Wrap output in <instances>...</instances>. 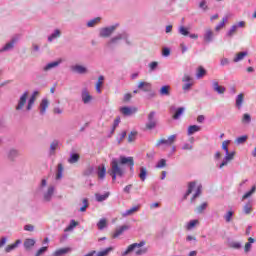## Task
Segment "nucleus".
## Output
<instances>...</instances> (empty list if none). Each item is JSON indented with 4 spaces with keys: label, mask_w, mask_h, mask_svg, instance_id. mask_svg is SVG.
Returning a JSON list of instances; mask_svg holds the SVG:
<instances>
[{
    "label": "nucleus",
    "mask_w": 256,
    "mask_h": 256,
    "mask_svg": "<svg viewBox=\"0 0 256 256\" xmlns=\"http://www.w3.org/2000/svg\"><path fill=\"white\" fill-rule=\"evenodd\" d=\"M242 123L244 125H249V123H251V115H249L247 113L243 114V116H242Z\"/></svg>",
    "instance_id": "4d7b16f0"
},
{
    "label": "nucleus",
    "mask_w": 256,
    "mask_h": 256,
    "mask_svg": "<svg viewBox=\"0 0 256 256\" xmlns=\"http://www.w3.org/2000/svg\"><path fill=\"white\" fill-rule=\"evenodd\" d=\"M202 191H203V186L202 185H198L196 187L195 193L193 194V196L191 198V203H195V199H197V197H199L201 195Z\"/></svg>",
    "instance_id": "f704fd0d"
},
{
    "label": "nucleus",
    "mask_w": 256,
    "mask_h": 256,
    "mask_svg": "<svg viewBox=\"0 0 256 256\" xmlns=\"http://www.w3.org/2000/svg\"><path fill=\"white\" fill-rule=\"evenodd\" d=\"M164 167H167V160L161 159L156 164V169H163Z\"/></svg>",
    "instance_id": "bf43d9fd"
},
{
    "label": "nucleus",
    "mask_w": 256,
    "mask_h": 256,
    "mask_svg": "<svg viewBox=\"0 0 256 256\" xmlns=\"http://www.w3.org/2000/svg\"><path fill=\"white\" fill-rule=\"evenodd\" d=\"M157 67H159V63L154 61L149 64V71L150 73H153V71L157 70Z\"/></svg>",
    "instance_id": "680f3d73"
},
{
    "label": "nucleus",
    "mask_w": 256,
    "mask_h": 256,
    "mask_svg": "<svg viewBox=\"0 0 256 256\" xmlns=\"http://www.w3.org/2000/svg\"><path fill=\"white\" fill-rule=\"evenodd\" d=\"M195 187H197V182H190L188 184V189L186 191V193L184 194L183 199H187L188 196H190L193 193V189H195Z\"/></svg>",
    "instance_id": "c85d7f7f"
},
{
    "label": "nucleus",
    "mask_w": 256,
    "mask_h": 256,
    "mask_svg": "<svg viewBox=\"0 0 256 256\" xmlns=\"http://www.w3.org/2000/svg\"><path fill=\"white\" fill-rule=\"evenodd\" d=\"M159 93L162 97H169L171 95V86L164 85L160 88Z\"/></svg>",
    "instance_id": "412c9836"
},
{
    "label": "nucleus",
    "mask_w": 256,
    "mask_h": 256,
    "mask_svg": "<svg viewBox=\"0 0 256 256\" xmlns=\"http://www.w3.org/2000/svg\"><path fill=\"white\" fill-rule=\"evenodd\" d=\"M234 215L235 211H233L232 209L228 210L223 216L225 223H231V221H233Z\"/></svg>",
    "instance_id": "bb28decb"
},
{
    "label": "nucleus",
    "mask_w": 256,
    "mask_h": 256,
    "mask_svg": "<svg viewBox=\"0 0 256 256\" xmlns=\"http://www.w3.org/2000/svg\"><path fill=\"white\" fill-rule=\"evenodd\" d=\"M48 108H49V99L43 98L39 105L40 115H45L47 113Z\"/></svg>",
    "instance_id": "2eb2a0df"
},
{
    "label": "nucleus",
    "mask_w": 256,
    "mask_h": 256,
    "mask_svg": "<svg viewBox=\"0 0 256 256\" xmlns=\"http://www.w3.org/2000/svg\"><path fill=\"white\" fill-rule=\"evenodd\" d=\"M207 209V202L202 203L200 206L196 208L197 213H203Z\"/></svg>",
    "instance_id": "e2e57ef3"
},
{
    "label": "nucleus",
    "mask_w": 256,
    "mask_h": 256,
    "mask_svg": "<svg viewBox=\"0 0 256 256\" xmlns=\"http://www.w3.org/2000/svg\"><path fill=\"white\" fill-rule=\"evenodd\" d=\"M247 55H249V52L247 51L237 53L233 58V63H239L240 61H243Z\"/></svg>",
    "instance_id": "4be33fe9"
},
{
    "label": "nucleus",
    "mask_w": 256,
    "mask_h": 256,
    "mask_svg": "<svg viewBox=\"0 0 256 256\" xmlns=\"http://www.w3.org/2000/svg\"><path fill=\"white\" fill-rule=\"evenodd\" d=\"M138 89H140V91H144L145 93H149V91L152 89V86L149 82H140L138 84Z\"/></svg>",
    "instance_id": "aec40b11"
},
{
    "label": "nucleus",
    "mask_w": 256,
    "mask_h": 256,
    "mask_svg": "<svg viewBox=\"0 0 256 256\" xmlns=\"http://www.w3.org/2000/svg\"><path fill=\"white\" fill-rule=\"evenodd\" d=\"M245 101V95L243 93H240L236 96V103L235 106L238 109H241L243 107V103Z\"/></svg>",
    "instance_id": "b1692460"
},
{
    "label": "nucleus",
    "mask_w": 256,
    "mask_h": 256,
    "mask_svg": "<svg viewBox=\"0 0 256 256\" xmlns=\"http://www.w3.org/2000/svg\"><path fill=\"white\" fill-rule=\"evenodd\" d=\"M63 179V164L59 163L57 166L56 180Z\"/></svg>",
    "instance_id": "37998d69"
},
{
    "label": "nucleus",
    "mask_w": 256,
    "mask_h": 256,
    "mask_svg": "<svg viewBox=\"0 0 256 256\" xmlns=\"http://www.w3.org/2000/svg\"><path fill=\"white\" fill-rule=\"evenodd\" d=\"M155 115V111H151L148 114V122L146 123V129H148L149 131L157 127V119H155Z\"/></svg>",
    "instance_id": "1a4fd4ad"
},
{
    "label": "nucleus",
    "mask_w": 256,
    "mask_h": 256,
    "mask_svg": "<svg viewBox=\"0 0 256 256\" xmlns=\"http://www.w3.org/2000/svg\"><path fill=\"white\" fill-rule=\"evenodd\" d=\"M57 37H61V30L59 29L54 30V32L48 36V41L51 43V41H54Z\"/></svg>",
    "instance_id": "79ce46f5"
},
{
    "label": "nucleus",
    "mask_w": 256,
    "mask_h": 256,
    "mask_svg": "<svg viewBox=\"0 0 256 256\" xmlns=\"http://www.w3.org/2000/svg\"><path fill=\"white\" fill-rule=\"evenodd\" d=\"M212 89L213 91H215V93H218V95H223L225 94V91H227V88H225L224 86H220L219 82L216 81L212 83Z\"/></svg>",
    "instance_id": "f3484780"
},
{
    "label": "nucleus",
    "mask_w": 256,
    "mask_h": 256,
    "mask_svg": "<svg viewBox=\"0 0 256 256\" xmlns=\"http://www.w3.org/2000/svg\"><path fill=\"white\" fill-rule=\"evenodd\" d=\"M252 243H255V240L252 237L248 238V242L244 246L245 253H249V251H251Z\"/></svg>",
    "instance_id": "c03bdc74"
},
{
    "label": "nucleus",
    "mask_w": 256,
    "mask_h": 256,
    "mask_svg": "<svg viewBox=\"0 0 256 256\" xmlns=\"http://www.w3.org/2000/svg\"><path fill=\"white\" fill-rule=\"evenodd\" d=\"M35 239L28 238L24 241V248L26 251H29V249H32V247H35Z\"/></svg>",
    "instance_id": "473e14b6"
},
{
    "label": "nucleus",
    "mask_w": 256,
    "mask_h": 256,
    "mask_svg": "<svg viewBox=\"0 0 256 256\" xmlns=\"http://www.w3.org/2000/svg\"><path fill=\"white\" fill-rule=\"evenodd\" d=\"M256 191V185L252 186L251 190L246 192L243 197H242V201H245V199H249V197H251V195H253V193H255Z\"/></svg>",
    "instance_id": "603ef678"
},
{
    "label": "nucleus",
    "mask_w": 256,
    "mask_h": 256,
    "mask_svg": "<svg viewBox=\"0 0 256 256\" xmlns=\"http://www.w3.org/2000/svg\"><path fill=\"white\" fill-rule=\"evenodd\" d=\"M125 165L130 167V171H133V167L135 166L133 157L120 156L111 160L108 174L112 177V181H117V177H125Z\"/></svg>",
    "instance_id": "f257e3e1"
},
{
    "label": "nucleus",
    "mask_w": 256,
    "mask_h": 256,
    "mask_svg": "<svg viewBox=\"0 0 256 256\" xmlns=\"http://www.w3.org/2000/svg\"><path fill=\"white\" fill-rule=\"evenodd\" d=\"M237 26L234 24L231 26V28L227 31L226 33V37H229L231 39V37H233V35H235V33H237Z\"/></svg>",
    "instance_id": "a18cd8bd"
},
{
    "label": "nucleus",
    "mask_w": 256,
    "mask_h": 256,
    "mask_svg": "<svg viewBox=\"0 0 256 256\" xmlns=\"http://www.w3.org/2000/svg\"><path fill=\"white\" fill-rule=\"evenodd\" d=\"M6 157H7L8 161H15V159H17V157H19V150L15 149V148H10L6 152Z\"/></svg>",
    "instance_id": "4468645a"
},
{
    "label": "nucleus",
    "mask_w": 256,
    "mask_h": 256,
    "mask_svg": "<svg viewBox=\"0 0 256 256\" xmlns=\"http://www.w3.org/2000/svg\"><path fill=\"white\" fill-rule=\"evenodd\" d=\"M48 247L47 246H44L42 248H40L37 252H36V255L35 256H40V255H43V253H45L47 251Z\"/></svg>",
    "instance_id": "774afa93"
},
{
    "label": "nucleus",
    "mask_w": 256,
    "mask_h": 256,
    "mask_svg": "<svg viewBox=\"0 0 256 256\" xmlns=\"http://www.w3.org/2000/svg\"><path fill=\"white\" fill-rule=\"evenodd\" d=\"M97 175L100 179H105V175H107V168H105V164L98 166Z\"/></svg>",
    "instance_id": "cd10ccee"
},
{
    "label": "nucleus",
    "mask_w": 256,
    "mask_h": 256,
    "mask_svg": "<svg viewBox=\"0 0 256 256\" xmlns=\"http://www.w3.org/2000/svg\"><path fill=\"white\" fill-rule=\"evenodd\" d=\"M81 97H82V101L85 105L91 103V101L93 100V96H91V94H89V91L87 89L82 90Z\"/></svg>",
    "instance_id": "dca6fc26"
},
{
    "label": "nucleus",
    "mask_w": 256,
    "mask_h": 256,
    "mask_svg": "<svg viewBox=\"0 0 256 256\" xmlns=\"http://www.w3.org/2000/svg\"><path fill=\"white\" fill-rule=\"evenodd\" d=\"M29 97V91H25L20 98L18 99V102L15 106L16 111H23L25 109V105H27L29 102H27V99Z\"/></svg>",
    "instance_id": "0eeeda50"
},
{
    "label": "nucleus",
    "mask_w": 256,
    "mask_h": 256,
    "mask_svg": "<svg viewBox=\"0 0 256 256\" xmlns=\"http://www.w3.org/2000/svg\"><path fill=\"white\" fill-rule=\"evenodd\" d=\"M229 247L231 249L239 250V249H241V247H243V244L241 242L232 241V242L229 243Z\"/></svg>",
    "instance_id": "3c124183"
},
{
    "label": "nucleus",
    "mask_w": 256,
    "mask_h": 256,
    "mask_svg": "<svg viewBox=\"0 0 256 256\" xmlns=\"http://www.w3.org/2000/svg\"><path fill=\"white\" fill-rule=\"evenodd\" d=\"M227 21H229V17L224 16L222 18V21L220 23H218L217 26L215 27V31L219 32L221 29H223V27H225V23H227Z\"/></svg>",
    "instance_id": "4c0bfd02"
},
{
    "label": "nucleus",
    "mask_w": 256,
    "mask_h": 256,
    "mask_svg": "<svg viewBox=\"0 0 256 256\" xmlns=\"http://www.w3.org/2000/svg\"><path fill=\"white\" fill-rule=\"evenodd\" d=\"M109 195H111L110 192H106V193H104V194L96 193V194H95L96 201H97L98 203H103V201H107V199H109Z\"/></svg>",
    "instance_id": "a878e982"
},
{
    "label": "nucleus",
    "mask_w": 256,
    "mask_h": 256,
    "mask_svg": "<svg viewBox=\"0 0 256 256\" xmlns=\"http://www.w3.org/2000/svg\"><path fill=\"white\" fill-rule=\"evenodd\" d=\"M36 95H39L38 91H34L32 96L28 99V103L26 105V111H31V109H33V106L35 105Z\"/></svg>",
    "instance_id": "6ab92c4d"
},
{
    "label": "nucleus",
    "mask_w": 256,
    "mask_h": 256,
    "mask_svg": "<svg viewBox=\"0 0 256 256\" xmlns=\"http://www.w3.org/2000/svg\"><path fill=\"white\" fill-rule=\"evenodd\" d=\"M183 113H185V107H179L172 116V119H181V115H183Z\"/></svg>",
    "instance_id": "c9c22d12"
},
{
    "label": "nucleus",
    "mask_w": 256,
    "mask_h": 256,
    "mask_svg": "<svg viewBox=\"0 0 256 256\" xmlns=\"http://www.w3.org/2000/svg\"><path fill=\"white\" fill-rule=\"evenodd\" d=\"M247 139H248L247 135H243V136L236 138L235 143L237 145H243V143H245L247 141Z\"/></svg>",
    "instance_id": "13d9d810"
},
{
    "label": "nucleus",
    "mask_w": 256,
    "mask_h": 256,
    "mask_svg": "<svg viewBox=\"0 0 256 256\" xmlns=\"http://www.w3.org/2000/svg\"><path fill=\"white\" fill-rule=\"evenodd\" d=\"M139 174H138V177H139V179L141 180V181H146V179H147V168L145 167V166H141L140 168H139Z\"/></svg>",
    "instance_id": "7c9ffc66"
},
{
    "label": "nucleus",
    "mask_w": 256,
    "mask_h": 256,
    "mask_svg": "<svg viewBox=\"0 0 256 256\" xmlns=\"http://www.w3.org/2000/svg\"><path fill=\"white\" fill-rule=\"evenodd\" d=\"M136 138H137V132H131L128 135V143H133V141H135Z\"/></svg>",
    "instance_id": "69168bd1"
},
{
    "label": "nucleus",
    "mask_w": 256,
    "mask_h": 256,
    "mask_svg": "<svg viewBox=\"0 0 256 256\" xmlns=\"http://www.w3.org/2000/svg\"><path fill=\"white\" fill-rule=\"evenodd\" d=\"M100 22H101L100 17L94 18L87 22V27H95V25H97V23H100Z\"/></svg>",
    "instance_id": "6e6d98bb"
},
{
    "label": "nucleus",
    "mask_w": 256,
    "mask_h": 256,
    "mask_svg": "<svg viewBox=\"0 0 256 256\" xmlns=\"http://www.w3.org/2000/svg\"><path fill=\"white\" fill-rule=\"evenodd\" d=\"M118 27H119V23L100 28L99 37H101L102 39H108V37H111V35H113L115 31H117Z\"/></svg>",
    "instance_id": "423d86ee"
},
{
    "label": "nucleus",
    "mask_w": 256,
    "mask_h": 256,
    "mask_svg": "<svg viewBox=\"0 0 256 256\" xmlns=\"http://www.w3.org/2000/svg\"><path fill=\"white\" fill-rule=\"evenodd\" d=\"M59 145H60L59 140L52 141L50 144L49 155H55V151H57Z\"/></svg>",
    "instance_id": "c756f323"
},
{
    "label": "nucleus",
    "mask_w": 256,
    "mask_h": 256,
    "mask_svg": "<svg viewBox=\"0 0 256 256\" xmlns=\"http://www.w3.org/2000/svg\"><path fill=\"white\" fill-rule=\"evenodd\" d=\"M93 173H95V167L93 166H88L84 172H83V175L85 177H90V175H93Z\"/></svg>",
    "instance_id": "49530a36"
},
{
    "label": "nucleus",
    "mask_w": 256,
    "mask_h": 256,
    "mask_svg": "<svg viewBox=\"0 0 256 256\" xmlns=\"http://www.w3.org/2000/svg\"><path fill=\"white\" fill-rule=\"evenodd\" d=\"M122 40L125 41L126 45H133V43L129 39V33L122 32L110 38L109 41L107 42V46L113 47V45H118L119 41H122Z\"/></svg>",
    "instance_id": "39448f33"
},
{
    "label": "nucleus",
    "mask_w": 256,
    "mask_h": 256,
    "mask_svg": "<svg viewBox=\"0 0 256 256\" xmlns=\"http://www.w3.org/2000/svg\"><path fill=\"white\" fill-rule=\"evenodd\" d=\"M77 225H79V222L71 220L70 224L65 228V231H73Z\"/></svg>",
    "instance_id": "5fc2aeb1"
},
{
    "label": "nucleus",
    "mask_w": 256,
    "mask_h": 256,
    "mask_svg": "<svg viewBox=\"0 0 256 256\" xmlns=\"http://www.w3.org/2000/svg\"><path fill=\"white\" fill-rule=\"evenodd\" d=\"M191 87H193V82H184L182 89L185 93H187V91H191Z\"/></svg>",
    "instance_id": "052dcab7"
},
{
    "label": "nucleus",
    "mask_w": 256,
    "mask_h": 256,
    "mask_svg": "<svg viewBox=\"0 0 256 256\" xmlns=\"http://www.w3.org/2000/svg\"><path fill=\"white\" fill-rule=\"evenodd\" d=\"M162 55H163V57H169V55H171V49L163 48L162 49Z\"/></svg>",
    "instance_id": "338daca9"
},
{
    "label": "nucleus",
    "mask_w": 256,
    "mask_h": 256,
    "mask_svg": "<svg viewBox=\"0 0 256 256\" xmlns=\"http://www.w3.org/2000/svg\"><path fill=\"white\" fill-rule=\"evenodd\" d=\"M97 227L100 231H103V229L107 227V219L105 218L100 219L99 222L97 223Z\"/></svg>",
    "instance_id": "8fccbe9b"
},
{
    "label": "nucleus",
    "mask_w": 256,
    "mask_h": 256,
    "mask_svg": "<svg viewBox=\"0 0 256 256\" xmlns=\"http://www.w3.org/2000/svg\"><path fill=\"white\" fill-rule=\"evenodd\" d=\"M19 245H21V240H17L14 244L8 245L5 249L6 253H11V251H14Z\"/></svg>",
    "instance_id": "ea45409f"
},
{
    "label": "nucleus",
    "mask_w": 256,
    "mask_h": 256,
    "mask_svg": "<svg viewBox=\"0 0 256 256\" xmlns=\"http://www.w3.org/2000/svg\"><path fill=\"white\" fill-rule=\"evenodd\" d=\"M63 63L62 59H59L57 61H53L50 62L48 64H46L43 68L42 71H44V73H47L48 71H51V69H56V67H59V65H61Z\"/></svg>",
    "instance_id": "ddd939ff"
},
{
    "label": "nucleus",
    "mask_w": 256,
    "mask_h": 256,
    "mask_svg": "<svg viewBox=\"0 0 256 256\" xmlns=\"http://www.w3.org/2000/svg\"><path fill=\"white\" fill-rule=\"evenodd\" d=\"M175 141H177V134L170 135L168 139H160L156 143V147H161V145H167V147H171Z\"/></svg>",
    "instance_id": "6e6552de"
},
{
    "label": "nucleus",
    "mask_w": 256,
    "mask_h": 256,
    "mask_svg": "<svg viewBox=\"0 0 256 256\" xmlns=\"http://www.w3.org/2000/svg\"><path fill=\"white\" fill-rule=\"evenodd\" d=\"M103 81H105V76L100 75L98 77V81L96 82V91H97V93H101V87H103Z\"/></svg>",
    "instance_id": "e433bc0d"
},
{
    "label": "nucleus",
    "mask_w": 256,
    "mask_h": 256,
    "mask_svg": "<svg viewBox=\"0 0 256 256\" xmlns=\"http://www.w3.org/2000/svg\"><path fill=\"white\" fill-rule=\"evenodd\" d=\"M204 43H213L215 41V32L211 28H206L203 34Z\"/></svg>",
    "instance_id": "9b49d317"
},
{
    "label": "nucleus",
    "mask_w": 256,
    "mask_h": 256,
    "mask_svg": "<svg viewBox=\"0 0 256 256\" xmlns=\"http://www.w3.org/2000/svg\"><path fill=\"white\" fill-rule=\"evenodd\" d=\"M71 251V248H62V249H58L54 252V256H63V255H67L68 252Z\"/></svg>",
    "instance_id": "a19ab883"
},
{
    "label": "nucleus",
    "mask_w": 256,
    "mask_h": 256,
    "mask_svg": "<svg viewBox=\"0 0 256 256\" xmlns=\"http://www.w3.org/2000/svg\"><path fill=\"white\" fill-rule=\"evenodd\" d=\"M197 225H199V220H191L187 226H186V229L188 231H191V229H195V227H197Z\"/></svg>",
    "instance_id": "09e8293b"
},
{
    "label": "nucleus",
    "mask_w": 256,
    "mask_h": 256,
    "mask_svg": "<svg viewBox=\"0 0 256 256\" xmlns=\"http://www.w3.org/2000/svg\"><path fill=\"white\" fill-rule=\"evenodd\" d=\"M128 229H129V226L127 225L118 227L112 235L113 239H117V237H120V235H123V233H125V231H128Z\"/></svg>",
    "instance_id": "a211bd4d"
},
{
    "label": "nucleus",
    "mask_w": 256,
    "mask_h": 256,
    "mask_svg": "<svg viewBox=\"0 0 256 256\" xmlns=\"http://www.w3.org/2000/svg\"><path fill=\"white\" fill-rule=\"evenodd\" d=\"M79 159H81L79 153H71L68 158V163H70V165H75V163H79Z\"/></svg>",
    "instance_id": "5701e85b"
},
{
    "label": "nucleus",
    "mask_w": 256,
    "mask_h": 256,
    "mask_svg": "<svg viewBox=\"0 0 256 256\" xmlns=\"http://www.w3.org/2000/svg\"><path fill=\"white\" fill-rule=\"evenodd\" d=\"M145 244H146L145 240H142L139 243H133L129 245L124 252H122V255L127 256L129 255V253H133V251H135V255L137 256L146 255L148 249L143 248L145 247Z\"/></svg>",
    "instance_id": "7ed1b4c3"
},
{
    "label": "nucleus",
    "mask_w": 256,
    "mask_h": 256,
    "mask_svg": "<svg viewBox=\"0 0 256 256\" xmlns=\"http://www.w3.org/2000/svg\"><path fill=\"white\" fill-rule=\"evenodd\" d=\"M36 195L42 197L44 203H50L53 199V195H55V186L49 185L47 187V180L42 179L38 188L36 189Z\"/></svg>",
    "instance_id": "f03ea898"
},
{
    "label": "nucleus",
    "mask_w": 256,
    "mask_h": 256,
    "mask_svg": "<svg viewBox=\"0 0 256 256\" xmlns=\"http://www.w3.org/2000/svg\"><path fill=\"white\" fill-rule=\"evenodd\" d=\"M199 131H201V126L191 125L188 127L187 135H194V133H199Z\"/></svg>",
    "instance_id": "72a5a7b5"
},
{
    "label": "nucleus",
    "mask_w": 256,
    "mask_h": 256,
    "mask_svg": "<svg viewBox=\"0 0 256 256\" xmlns=\"http://www.w3.org/2000/svg\"><path fill=\"white\" fill-rule=\"evenodd\" d=\"M70 69L72 73H77L78 75H87L89 73V69L81 64L72 65Z\"/></svg>",
    "instance_id": "9d476101"
},
{
    "label": "nucleus",
    "mask_w": 256,
    "mask_h": 256,
    "mask_svg": "<svg viewBox=\"0 0 256 256\" xmlns=\"http://www.w3.org/2000/svg\"><path fill=\"white\" fill-rule=\"evenodd\" d=\"M17 40L12 39L10 42L6 43L3 48L0 49V53H3L5 51H11L15 47V43Z\"/></svg>",
    "instance_id": "393cba45"
},
{
    "label": "nucleus",
    "mask_w": 256,
    "mask_h": 256,
    "mask_svg": "<svg viewBox=\"0 0 256 256\" xmlns=\"http://www.w3.org/2000/svg\"><path fill=\"white\" fill-rule=\"evenodd\" d=\"M229 143L231 141L225 140L222 142V149L225 151V157L223 158L222 162L220 164H217V167L219 169H223V167H227L229 165L230 161H233L235 159V151L229 152Z\"/></svg>",
    "instance_id": "20e7f679"
},
{
    "label": "nucleus",
    "mask_w": 256,
    "mask_h": 256,
    "mask_svg": "<svg viewBox=\"0 0 256 256\" xmlns=\"http://www.w3.org/2000/svg\"><path fill=\"white\" fill-rule=\"evenodd\" d=\"M205 75H207V70H205V68H203L202 66H199L196 73L197 79H203Z\"/></svg>",
    "instance_id": "58836bf2"
},
{
    "label": "nucleus",
    "mask_w": 256,
    "mask_h": 256,
    "mask_svg": "<svg viewBox=\"0 0 256 256\" xmlns=\"http://www.w3.org/2000/svg\"><path fill=\"white\" fill-rule=\"evenodd\" d=\"M137 211H139V206H133L132 208L126 210L125 212H123L121 214L122 217H129L131 215H133V213H137Z\"/></svg>",
    "instance_id": "2f4dec72"
},
{
    "label": "nucleus",
    "mask_w": 256,
    "mask_h": 256,
    "mask_svg": "<svg viewBox=\"0 0 256 256\" xmlns=\"http://www.w3.org/2000/svg\"><path fill=\"white\" fill-rule=\"evenodd\" d=\"M199 8L202 9V11H207V9H209V7L207 6V0H202L199 3Z\"/></svg>",
    "instance_id": "0e129e2a"
},
{
    "label": "nucleus",
    "mask_w": 256,
    "mask_h": 256,
    "mask_svg": "<svg viewBox=\"0 0 256 256\" xmlns=\"http://www.w3.org/2000/svg\"><path fill=\"white\" fill-rule=\"evenodd\" d=\"M178 33L180 35H183L184 37H187V35H189V28L185 27V26H180L178 28Z\"/></svg>",
    "instance_id": "864d4df0"
},
{
    "label": "nucleus",
    "mask_w": 256,
    "mask_h": 256,
    "mask_svg": "<svg viewBox=\"0 0 256 256\" xmlns=\"http://www.w3.org/2000/svg\"><path fill=\"white\" fill-rule=\"evenodd\" d=\"M111 251H113V247H108L96 253L95 256H108Z\"/></svg>",
    "instance_id": "de8ad7c7"
},
{
    "label": "nucleus",
    "mask_w": 256,
    "mask_h": 256,
    "mask_svg": "<svg viewBox=\"0 0 256 256\" xmlns=\"http://www.w3.org/2000/svg\"><path fill=\"white\" fill-rule=\"evenodd\" d=\"M119 111L120 113H122V115H124V117H131V115H135V113H137V108L124 106V107H121Z\"/></svg>",
    "instance_id": "f8f14e48"
}]
</instances>
